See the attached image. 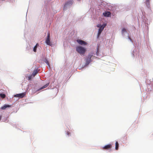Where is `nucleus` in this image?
Returning <instances> with one entry per match:
<instances>
[{"label": "nucleus", "instance_id": "f257e3e1", "mask_svg": "<svg viewBox=\"0 0 153 153\" xmlns=\"http://www.w3.org/2000/svg\"><path fill=\"white\" fill-rule=\"evenodd\" d=\"M76 51L80 55H84L86 51V48L81 46L76 47Z\"/></svg>", "mask_w": 153, "mask_h": 153}, {"label": "nucleus", "instance_id": "f03ea898", "mask_svg": "<svg viewBox=\"0 0 153 153\" xmlns=\"http://www.w3.org/2000/svg\"><path fill=\"white\" fill-rule=\"evenodd\" d=\"M95 56L93 55V54H90L88 55L87 58L85 59L86 64L88 65L92 61L91 58H94Z\"/></svg>", "mask_w": 153, "mask_h": 153}, {"label": "nucleus", "instance_id": "7ed1b4c3", "mask_svg": "<svg viewBox=\"0 0 153 153\" xmlns=\"http://www.w3.org/2000/svg\"><path fill=\"white\" fill-rule=\"evenodd\" d=\"M46 44L49 45H51V44L50 42V34L49 32H48L47 37L46 41Z\"/></svg>", "mask_w": 153, "mask_h": 153}, {"label": "nucleus", "instance_id": "20e7f679", "mask_svg": "<svg viewBox=\"0 0 153 153\" xmlns=\"http://www.w3.org/2000/svg\"><path fill=\"white\" fill-rule=\"evenodd\" d=\"M106 24H103V26L102 27L99 28L98 29V33L97 34V37L98 38L99 37V36H100V34H101L102 32V30H103L104 28L106 26Z\"/></svg>", "mask_w": 153, "mask_h": 153}, {"label": "nucleus", "instance_id": "39448f33", "mask_svg": "<svg viewBox=\"0 0 153 153\" xmlns=\"http://www.w3.org/2000/svg\"><path fill=\"white\" fill-rule=\"evenodd\" d=\"M73 4V2L71 1H69L67 2L64 5V9H66L68 6L71 5Z\"/></svg>", "mask_w": 153, "mask_h": 153}, {"label": "nucleus", "instance_id": "423d86ee", "mask_svg": "<svg viewBox=\"0 0 153 153\" xmlns=\"http://www.w3.org/2000/svg\"><path fill=\"white\" fill-rule=\"evenodd\" d=\"M25 93H23L21 94H17L15 95L14 96L15 97H19L20 98H22L25 96Z\"/></svg>", "mask_w": 153, "mask_h": 153}, {"label": "nucleus", "instance_id": "0eeeda50", "mask_svg": "<svg viewBox=\"0 0 153 153\" xmlns=\"http://www.w3.org/2000/svg\"><path fill=\"white\" fill-rule=\"evenodd\" d=\"M112 147V145L111 144H108L106 145L105 146L102 147V149H111Z\"/></svg>", "mask_w": 153, "mask_h": 153}, {"label": "nucleus", "instance_id": "6e6552de", "mask_svg": "<svg viewBox=\"0 0 153 153\" xmlns=\"http://www.w3.org/2000/svg\"><path fill=\"white\" fill-rule=\"evenodd\" d=\"M77 42H78V43L81 45H85L87 44V43H86L84 41L81 40H77Z\"/></svg>", "mask_w": 153, "mask_h": 153}, {"label": "nucleus", "instance_id": "1a4fd4ad", "mask_svg": "<svg viewBox=\"0 0 153 153\" xmlns=\"http://www.w3.org/2000/svg\"><path fill=\"white\" fill-rule=\"evenodd\" d=\"M103 15L105 17H109L110 16L111 13L110 12L108 11L105 12L103 13Z\"/></svg>", "mask_w": 153, "mask_h": 153}, {"label": "nucleus", "instance_id": "9d476101", "mask_svg": "<svg viewBox=\"0 0 153 153\" xmlns=\"http://www.w3.org/2000/svg\"><path fill=\"white\" fill-rule=\"evenodd\" d=\"M11 107V105H4L3 106L1 107V109L2 110H4L7 108H10Z\"/></svg>", "mask_w": 153, "mask_h": 153}, {"label": "nucleus", "instance_id": "9b49d317", "mask_svg": "<svg viewBox=\"0 0 153 153\" xmlns=\"http://www.w3.org/2000/svg\"><path fill=\"white\" fill-rule=\"evenodd\" d=\"M49 85V83H48L46 84V85H45L44 86L42 87L41 88H40L39 89L38 91H39L41 90H42V89H43L45 88H46L47 87H48Z\"/></svg>", "mask_w": 153, "mask_h": 153}, {"label": "nucleus", "instance_id": "f8f14e48", "mask_svg": "<svg viewBox=\"0 0 153 153\" xmlns=\"http://www.w3.org/2000/svg\"><path fill=\"white\" fill-rule=\"evenodd\" d=\"M119 144L117 141H116L115 143V149L116 150H117L119 148Z\"/></svg>", "mask_w": 153, "mask_h": 153}, {"label": "nucleus", "instance_id": "ddd939ff", "mask_svg": "<svg viewBox=\"0 0 153 153\" xmlns=\"http://www.w3.org/2000/svg\"><path fill=\"white\" fill-rule=\"evenodd\" d=\"M38 72L37 70H34L33 73V76H34L38 73Z\"/></svg>", "mask_w": 153, "mask_h": 153}, {"label": "nucleus", "instance_id": "4468645a", "mask_svg": "<svg viewBox=\"0 0 153 153\" xmlns=\"http://www.w3.org/2000/svg\"><path fill=\"white\" fill-rule=\"evenodd\" d=\"M0 96L1 98H2V99H3V98H4L5 97L6 95L4 94H0Z\"/></svg>", "mask_w": 153, "mask_h": 153}, {"label": "nucleus", "instance_id": "2eb2a0df", "mask_svg": "<svg viewBox=\"0 0 153 153\" xmlns=\"http://www.w3.org/2000/svg\"><path fill=\"white\" fill-rule=\"evenodd\" d=\"M38 45V44H37L33 48V51L34 52H36V48Z\"/></svg>", "mask_w": 153, "mask_h": 153}, {"label": "nucleus", "instance_id": "dca6fc26", "mask_svg": "<svg viewBox=\"0 0 153 153\" xmlns=\"http://www.w3.org/2000/svg\"><path fill=\"white\" fill-rule=\"evenodd\" d=\"M103 26V24L102 25L101 24H98L97 25V27L100 28L102 27Z\"/></svg>", "mask_w": 153, "mask_h": 153}, {"label": "nucleus", "instance_id": "f3484780", "mask_svg": "<svg viewBox=\"0 0 153 153\" xmlns=\"http://www.w3.org/2000/svg\"><path fill=\"white\" fill-rule=\"evenodd\" d=\"M45 62L48 65V67L50 68V66L49 64V63L48 62V61L47 60H46Z\"/></svg>", "mask_w": 153, "mask_h": 153}, {"label": "nucleus", "instance_id": "a211bd4d", "mask_svg": "<svg viewBox=\"0 0 153 153\" xmlns=\"http://www.w3.org/2000/svg\"><path fill=\"white\" fill-rule=\"evenodd\" d=\"M149 0H146V4L147 5H149Z\"/></svg>", "mask_w": 153, "mask_h": 153}, {"label": "nucleus", "instance_id": "6ab92c4d", "mask_svg": "<svg viewBox=\"0 0 153 153\" xmlns=\"http://www.w3.org/2000/svg\"><path fill=\"white\" fill-rule=\"evenodd\" d=\"M126 31V29H125V28L123 29L122 30V33H124Z\"/></svg>", "mask_w": 153, "mask_h": 153}, {"label": "nucleus", "instance_id": "aec40b11", "mask_svg": "<svg viewBox=\"0 0 153 153\" xmlns=\"http://www.w3.org/2000/svg\"><path fill=\"white\" fill-rule=\"evenodd\" d=\"M32 75H31L30 76H29L28 77V80H31L32 78Z\"/></svg>", "mask_w": 153, "mask_h": 153}, {"label": "nucleus", "instance_id": "412c9836", "mask_svg": "<svg viewBox=\"0 0 153 153\" xmlns=\"http://www.w3.org/2000/svg\"><path fill=\"white\" fill-rule=\"evenodd\" d=\"M128 38L130 39V40L131 41V42H132L131 39V38L129 37V36H128Z\"/></svg>", "mask_w": 153, "mask_h": 153}, {"label": "nucleus", "instance_id": "4be33fe9", "mask_svg": "<svg viewBox=\"0 0 153 153\" xmlns=\"http://www.w3.org/2000/svg\"><path fill=\"white\" fill-rule=\"evenodd\" d=\"M67 133V134H68V135H70V133L68 131Z\"/></svg>", "mask_w": 153, "mask_h": 153}, {"label": "nucleus", "instance_id": "5701e85b", "mask_svg": "<svg viewBox=\"0 0 153 153\" xmlns=\"http://www.w3.org/2000/svg\"><path fill=\"white\" fill-rule=\"evenodd\" d=\"M1 116H0V120H1Z\"/></svg>", "mask_w": 153, "mask_h": 153}]
</instances>
